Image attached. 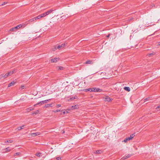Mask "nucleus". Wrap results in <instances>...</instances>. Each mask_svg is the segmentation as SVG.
Masks as SVG:
<instances>
[{"label": "nucleus", "instance_id": "obj_1", "mask_svg": "<svg viewBox=\"0 0 160 160\" xmlns=\"http://www.w3.org/2000/svg\"><path fill=\"white\" fill-rule=\"evenodd\" d=\"M103 99H104V101L108 102L112 101V99L110 98L108 96H106L104 98H103Z\"/></svg>", "mask_w": 160, "mask_h": 160}, {"label": "nucleus", "instance_id": "obj_2", "mask_svg": "<svg viewBox=\"0 0 160 160\" xmlns=\"http://www.w3.org/2000/svg\"><path fill=\"white\" fill-rule=\"evenodd\" d=\"M22 27V25H18L14 28H12V29L13 31H15L17 29H18L20 28V27Z\"/></svg>", "mask_w": 160, "mask_h": 160}, {"label": "nucleus", "instance_id": "obj_3", "mask_svg": "<svg viewBox=\"0 0 160 160\" xmlns=\"http://www.w3.org/2000/svg\"><path fill=\"white\" fill-rule=\"evenodd\" d=\"M59 59L58 58H55L53 59H52L51 60V62H56Z\"/></svg>", "mask_w": 160, "mask_h": 160}, {"label": "nucleus", "instance_id": "obj_4", "mask_svg": "<svg viewBox=\"0 0 160 160\" xmlns=\"http://www.w3.org/2000/svg\"><path fill=\"white\" fill-rule=\"evenodd\" d=\"M135 136L134 134H131L129 137L128 138V140H132L134 137Z\"/></svg>", "mask_w": 160, "mask_h": 160}, {"label": "nucleus", "instance_id": "obj_5", "mask_svg": "<svg viewBox=\"0 0 160 160\" xmlns=\"http://www.w3.org/2000/svg\"><path fill=\"white\" fill-rule=\"evenodd\" d=\"M65 46V44H61V45H58L57 47V48H58V49H59L61 48H63Z\"/></svg>", "mask_w": 160, "mask_h": 160}, {"label": "nucleus", "instance_id": "obj_6", "mask_svg": "<svg viewBox=\"0 0 160 160\" xmlns=\"http://www.w3.org/2000/svg\"><path fill=\"white\" fill-rule=\"evenodd\" d=\"M8 76H9L8 75V74H7V73L6 74L4 75L3 74H1L0 75V77L1 78H2V77H3L4 78H6L7 77H8Z\"/></svg>", "mask_w": 160, "mask_h": 160}, {"label": "nucleus", "instance_id": "obj_7", "mask_svg": "<svg viewBox=\"0 0 160 160\" xmlns=\"http://www.w3.org/2000/svg\"><path fill=\"white\" fill-rule=\"evenodd\" d=\"M39 132L33 133H31V135L34 137L39 135Z\"/></svg>", "mask_w": 160, "mask_h": 160}, {"label": "nucleus", "instance_id": "obj_8", "mask_svg": "<svg viewBox=\"0 0 160 160\" xmlns=\"http://www.w3.org/2000/svg\"><path fill=\"white\" fill-rule=\"evenodd\" d=\"M77 98H78V97L76 96H75L74 97H72L70 98L69 100H68V101H72V100H74V99H75Z\"/></svg>", "mask_w": 160, "mask_h": 160}, {"label": "nucleus", "instance_id": "obj_9", "mask_svg": "<svg viewBox=\"0 0 160 160\" xmlns=\"http://www.w3.org/2000/svg\"><path fill=\"white\" fill-rule=\"evenodd\" d=\"M52 103L47 104L45 105L44 107H45L46 108H47L49 107H52Z\"/></svg>", "mask_w": 160, "mask_h": 160}, {"label": "nucleus", "instance_id": "obj_10", "mask_svg": "<svg viewBox=\"0 0 160 160\" xmlns=\"http://www.w3.org/2000/svg\"><path fill=\"white\" fill-rule=\"evenodd\" d=\"M15 82L14 81H12L11 83H9V84L8 85V87H9L14 85V84L15 83Z\"/></svg>", "mask_w": 160, "mask_h": 160}, {"label": "nucleus", "instance_id": "obj_11", "mask_svg": "<svg viewBox=\"0 0 160 160\" xmlns=\"http://www.w3.org/2000/svg\"><path fill=\"white\" fill-rule=\"evenodd\" d=\"M53 11V10L52 9H51L49 10H48L47 12H46L47 14V15L50 14L51 12H52Z\"/></svg>", "mask_w": 160, "mask_h": 160}, {"label": "nucleus", "instance_id": "obj_12", "mask_svg": "<svg viewBox=\"0 0 160 160\" xmlns=\"http://www.w3.org/2000/svg\"><path fill=\"white\" fill-rule=\"evenodd\" d=\"M42 153L40 152H37L35 154V155L37 156L40 157L41 156Z\"/></svg>", "mask_w": 160, "mask_h": 160}, {"label": "nucleus", "instance_id": "obj_13", "mask_svg": "<svg viewBox=\"0 0 160 160\" xmlns=\"http://www.w3.org/2000/svg\"><path fill=\"white\" fill-rule=\"evenodd\" d=\"M124 89L127 91L129 92L130 90V88L129 87H126L124 88Z\"/></svg>", "mask_w": 160, "mask_h": 160}, {"label": "nucleus", "instance_id": "obj_14", "mask_svg": "<svg viewBox=\"0 0 160 160\" xmlns=\"http://www.w3.org/2000/svg\"><path fill=\"white\" fill-rule=\"evenodd\" d=\"M13 142V141L12 140H7L5 142V143H12Z\"/></svg>", "mask_w": 160, "mask_h": 160}, {"label": "nucleus", "instance_id": "obj_15", "mask_svg": "<svg viewBox=\"0 0 160 160\" xmlns=\"http://www.w3.org/2000/svg\"><path fill=\"white\" fill-rule=\"evenodd\" d=\"M42 102L41 101L40 102H38L37 103L35 104L34 105V106L36 107L37 105H42Z\"/></svg>", "mask_w": 160, "mask_h": 160}, {"label": "nucleus", "instance_id": "obj_16", "mask_svg": "<svg viewBox=\"0 0 160 160\" xmlns=\"http://www.w3.org/2000/svg\"><path fill=\"white\" fill-rule=\"evenodd\" d=\"M91 91L93 92H97V88H92Z\"/></svg>", "mask_w": 160, "mask_h": 160}, {"label": "nucleus", "instance_id": "obj_17", "mask_svg": "<svg viewBox=\"0 0 160 160\" xmlns=\"http://www.w3.org/2000/svg\"><path fill=\"white\" fill-rule=\"evenodd\" d=\"M34 108H28V109H27V112H29L30 111H32V110H34Z\"/></svg>", "mask_w": 160, "mask_h": 160}, {"label": "nucleus", "instance_id": "obj_18", "mask_svg": "<svg viewBox=\"0 0 160 160\" xmlns=\"http://www.w3.org/2000/svg\"><path fill=\"white\" fill-rule=\"evenodd\" d=\"M40 15H41V16L42 17H42H43L45 16H46L47 15V14L46 12H45L41 14Z\"/></svg>", "mask_w": 160, "mask_h": 160}, {"label": "nucleus", "instance_id": "obj_19", "mask_svg": "<svg viewBox=\"0 0 160 160\" xmlns=\"http://www.w3.org/2000/svg\"><path fill=\"white\" fill-rule=\"evenodd\" d=\"M35 21V19L34 18H33L30 19L29 21H28V22H29V23H30V22H31L33 21Z\"/></svg>", "mask_w": 160, "mask_h": 160}, {"label": "nucleus", "instance_id": "obj_20", "mask_svg": "<svg viewBox=\"0 0 160 160\" xmlns=\"http://www.w3.org/2000/svg\"><path fill=\"white\" fill-rule=\"evenodd\" d=\"M39 110H38L36 111L33 112L32 113V114H35L36 115V114H38L39 113Z\"/></svg>", "mask_w": 160, "mask_h": 160}, {"label": "nucleus", "instance_id": "obj_21", "mask_svg": "<svg viewBox=\"0 0 160 160\" xmlns=\"http://www.w3.org/2000/svg\"><path fill=\"white\" fill-rule=\"evenodd\" d=\"M24 125H23L21 127H18V130H20L21 129H22L23 128V127H24Z\"/></svg>", "mask_w": 160, "mask_h": 160}, {"label": "nucleus", "instance_id": "obj_22", "mask_svg": "<svg viewBox=\"0 0 160 160\" xmlns=\"http://www.w3.org/2000/svg\"><path fill=\"white\" fill-rule=\"evenodd\" d=\"M155 54V53L154 52L148 54V57H150L151 56L154 55Z\"/></svg>", "mask_w": 160, "mask_h": 160}, {"label": "nucleus", "instance_id": "obj_23", "mask_svg": "<svg viewBox=\"0 0 160 160\" xmlns=\"http://www.w3.org/2000/svg\"><path fill=\"white\" fill-rule=\"evenodd\" d=\"M57 68L58 70H62L63 69V68L62 67H58Z\"/></svg>", "mask_w": 160, "mask_h": 160}, {"label": "nucleus", "instance_id": "obj_24", "mask_svg": "<svg viewBox=\"0 0 160 160\" xmlns=\"http://www.w3.org/2000/svg\"><path fill=\"white\" fill-rule=\"evenodd\" d=\"M51 100L50 99H48L47 100L42 101V104L44 103H47V102L49 101V100Z\"/></svg>", "mask_w": 160, "mask_h": 160}, {"label": "nucleus", "instance_id": "obj_25", "mask_svg": "<svg viewBox=\"0 0 160 160\" xmlns=\"http://www.w3.org/2000/svg\"><path fill=\"white\" fill-rule=\"evenodd\" d=\"M86 63L87 64H92V62L91 61L88 60L86 61Z\"/></svg>", "mask_w": 160, "mask_h": 160}, {"label": "nucleus", "instance_id": "obj_26", "mask_svg": "<svg viewBox=\"0 0 160 160\" xmlns=\"http://www.w3.org/2000/svg\"><path fill=\"white\" fill-rule=\"evenodd\" d=\"M14 73L13 71H10L8 73V75L9 76L12 75Z\"/></svg>", "mask_w": 160, "mask_h": 160}, {"label": "nucleus", "instance_id": "obj_27", "mask_svg": "<svg viewBox=\"0 0 160 160\" xmlns=\"http://www.w3.org/2000/svg\"><path fill=\"white\" fill-rule=\"evenodd\" d=\"M57 49H58L57 47L56 46H54V47L52 48V50L53 51H55Z\"/></svg>", "mask_w": 160, "mask_h": 160}, {"label": "nucleus", "instance_id": "obj_28", "mask_svg": "<svg viewBox=\"0 0 160 160\" xmlns=\"http://www.w3.org/2000/svg\"><path fill=\"white\" fill-rule=\"evenodd\" d=\"M11 149L9 147H8V148H6L5 149V150L6 151H11Z\"/></svg>", "mask_w": 160, "mask_h": 160}, {"label": "nucleus", "instance_id": "obj_29", "mask_svg": "<svg viewBox=\"0 0 160 160\" xmlns=\"http://www.w3.org/2000/svg\"><path fill=\"white\" fill-rule=\"evenodd\" d=\"M101 150H98L96 151V153L97 154H99L101 153Z\"/></svg>", "mask_w": 160, "mask_h": 160}, {"label": "nucleus", "instance_id": "obj_30", "mask_svg": "<svg viewBox=\"0 0 160 160\" xmlns=\"http://www.w3.org/2000/svg\"><path fill=\"white\" fill-rule=\"evenodd\" d=\"M128 138H125L124 140V142H126L128 141Z\"/></svg>", "mask_w": 160, "mask_h": 160}, {"label": "nucleus", "instance_id": "obj_31", "mask_svg": "<svg viewBox=\"0 0 160 160\" xmlns=\"http://www.w3.org/2000/svg\"><path fill=\"white\" fill-rule=\"evenodd\" d=\"M21 153L20 152H17L16 153V154L14 155V156H16L17 155H19Z\"/></svg>", "mask_w": 160, "mask_h": 160}, {"label": "nucleus", "instance_id": "obj_32", "mask_svg": "<svg viewBox=\"0 0 160 160\" xmlns=\"http://www.w3.org/2000/svg\"><path fill=\"white\" fill-rule=\"evenodd\" d=\"M131 156V155L129 154H128V155H127V156H125V157H126V158L127 159V158H129V157H130Z\"/></svg>", "mask_w": 160, "mask_h": 160}, {"label": "nucleus", "instance_id": "obj_33", "mask_svg": "<svg viewBox=\"0 0 160 160\" xmlns=\"http://www.w3.org/2000/svg\"><path fill=\"white\" fill-rule=\"evenodd\" d=\"M102 90L97 88V92H101Z\"/></svg>", "mask_w": 160, "mask_h": 160}, {"label": "nucleus", "instance_id": "obj_34", "mask_svg": "<svg viewBox=\"0 0 160 160\" xmlns=\"http://www.w3.org/2000/svg\"><path fill=\"white\" fill-rule=\"evenodd\" d=\"M37 18H38V19H39L41 18H42V17H41V15H40L38 16L37 17Z\"/></svg>", "mask_w": 160, "mask_h": 160}, {"label": "nucleus", "instance_id": "obj_35", "mask_svg": "<svg viewBox=\"0 0 160 160\" xmlns=\"http://www.w3.org/2000/svg\"><path fill=\"white\" fill-rule=\"evenodd\" d=\"M56 159L57 160H60L61 159V158L60 157H57Z\"/></svg>", "mask_w": 160, "mask_h": 160}, {"label": "nucleus", "instance_id": "obj_36", "mask_svg": "<svg viewBox=\"0 0 160 160\" xmlns=\"http://www.w3.org/2000/svg\"><path fill=\"white\" fill-rule=\"evenodd\" d=\"M149 98H146V99H144V102H146V101H148V99H149Z\"/></svg>", "mask_w": 160, "mask_h": 160}, {"label": "nucleus", "instance_id": "obj_37", "mask_svg": "<svg viewBox=\"0 0 160 160\" xmlns=\"http://www.w3.org/2000/svg\"><path fill=\"white\" fill-rule=\"evenodd\" d=\"M6 3H7V2H4L3 3H2V4L1 5H0V6H1V5H2V6L6 4Z\"/></svg>", "mask_w": 160, "mask_h": 160}, {"label": "nucleus", "instance_id": "obj_38", "mask_svg": "<svg viewBox=\"0 0 160 160\" xmlns=\"http://www.w3.org/2000/svg\"><path fill=\"white\" fill-rule=\"evenodd\" d=\"M61 105L60 104H58L57 105V107L58 108L60 107H61Z\"/></svg>", "mask_w": 160, "mask_h": 160}, {"label": "nucleus", "instance_id": "obj_39", "mask_svg": "<svg viewBox=\"0 0 160 160\" xmlns=\"http://www.w3.org/2000/svg\"><path fill=\"white\" fill-rule=\"evenodd\" d=\"M126 157H125V156L123 157H122V158H121V159H122V160H124L125 159H126Z\"/></svg>", "mask_w": 160, "mask_h": 160}, {"label": "nucleus", "instance_id": "obj_40", "mask_svg": "<svg viewBox=\"0 0 160 160\" xmlns=\"http://www.w3.org/2000/svg\"><path fill=\"white\" fill-rule=\"evenodd\" d=\"M92 89V88H89L88 89V91H90V92H92V91H91Z\"/></svg>", "mask_w": 160, "mask_h": 160}, {"label": "nucleus", "instance_id": "obj_41", "mask_svg": "<svg viewBox=\"0 0 160 160\" xmlns=\"http://www.w3.org/2000/svg\"><path fill=\"white\" fill-rule=\"evenodd\" d=\"M60 111V110H57L55 112H59Z\"/></svg>", "mask_w": 160, "mask_h": 160}, {"label": "nucleus", "instance_id": "obj_42", "mask_svg": "<svg viewBox=\"0 0 160 160\" xmlns=\"http://www.w3.org/2000/svg\"><path fill=\"white\" fill-rule=\"evenodd\" d=\"M21 88L22 89H23L24 88V86H22Z\"/></svg>", "mask_w": 160, "mask_h": 160}, {"label": "nucleus", "instance_id": "obj_43", "mask_svg": "<svg viewBox=\"0 0 160 160\" xmlns=\"http://www.w3.org/2000/svg\"><path fill=\"white\" fill-rule=\"evenodd\" d=\"M76 105H75V106H72V108H74V109H75V108H76Z\"/></svg>", "mask_w": 160, "mask_h": 160}, {"label": "nucleus", "instance_id": "obj_44", "mask_svg": "<svg viewBox=\"0 0 160 160\" xmlns=\"http://www.w3.org/2000/svg\"><path fill=\"white\" fill-rule=\"evenodd\" d=\"M35 19V21L37 19H38V18H37V17L34 18Z\"/></svg>", "mask_w": 160, "mask_h": 160}, {"label": "nucleus", "instance_id": "obj_45", "mask_svg": "<svg viewBox=\"0 0 160 160\" xmlns=\"http://www.w3.org/2000/svg\"><path fill=\"white\" fill-rule=\"evenodd\" d=\"M110 34H108L107 36V37H110Z\"/></svg>", "mask_w": 160, "mask_h": 160}, {"label": "nucleus", "instance_id": "obj_46", "mask_svg": "<svg viewBox=\"0 0 160 160\" xmlns=\"http://www.w3.org/2000/svg\"><path fill=\"white\" fill-rule=\"evenodd\" d=\"M86 92H87V91H88V89H85V91Z\"/></svg>", "mask_w": 160, "mask_h": 160}, {"label": "nucleus", "instance_id": "obj_47", "mask_svg": "<svg viewBox=\"0 0 160 160\" xmlns=\"http://www.w3.org/2000/svg\"><path fill=\"white\" fill-rule=\"evenodd\" d=\"M160 108V106H159L157 108Z\"/></svg>", "mask_w": 160, "mask_h": 160}, {"label": "nucleus", "instance_id": "obj_48", "mask_svg": "<svg viewBox=\"0 0 160 160\" xmlns=\"http://www.w3.org/2000/svg\"><path fill=\"white\" fill-rule=\"evenodd\" d=\"M158 45H160V42L158 43Z\"/></svg>", "mask_w": 160, "mask_h": 160}, {"label": "nucleus", "instance_id": "obj_49", "mask_svg": "<svg viewBox=\"0 0 160 160\" xmlns=\"http://www.w3.org/2000/svg\"><path fill=\"white\" fill-rule=\"evenodd\" d=\"M65 133V131H63L62 132V133Z\"/></svg>", "mask_w": 160, "mask_h": 160}]
</instances>
